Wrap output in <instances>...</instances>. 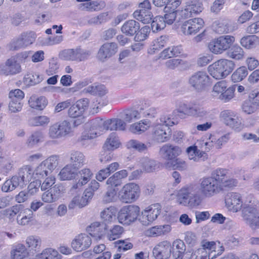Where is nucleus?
<instances>
[{
  "instance_id": "1",
  "label": "nucleus",
  "mask_w": 259,
  "mask_h": 259,
  "mask_svg": "<svg viewBox=\"0 0 259 259\" xmlns=\"http://www.w3.org/2000/svg\"><path fill=\"white\" fill-rule=\"evenodd\" d=\"M226 206L233 212L240 211L242 208L243 220L252 229L259 227V202L249 200V203L243 202L241 196L237 193L228 194L225 199Z\"/></svg>"
},
{
  "instance_id": "2",
  "label": "nucleus",
  "mask_w": 259,
  "mask_h": 259,
  "mask_svg": "<svg viewBox=\"0 0 259 259\" xmlns=\"http://www.w3.org/2000/svg\"><path fill=\"white\" fill-rule=\"evenodd\" d=\"M235 63L233 61L226 59H220L208 67L209 74L216 79L226 78L234 70Z\"/></svg>"
},
{
  "instance_id": "3",
  "label": "nucleus",
  "mask_w": 259,
  "mask_h": 259,
  "mask_svg": "<svg viewBox=\"0 0 259 259\" xmlns=\"http://www.w3.org/2000/svg\"><path fill=\"white\" fill-rule=\"evenodd\" d=\"M221 190V187L215 183L211 177H203L199 181L200 195L195 196L196 201L201 202L203 199L211 197L218 194Z\"/></svg>"
},
{
  "instance_id": "4",
  "label": "nucleus",
  "mask_w": 259,
  "mask_h": 259,
  "mask_svg": "<svg viewBox=\"0 0 259 259\" xmlns=\"http://www.w3.org/2000/svg\"><path fill=\"white\" fill-rule=\"evenodd\" d=\"M89 106V101L87 98L81 99L70 107L68 110L69 117L75 118L73 121L74 126H77L85 121L83 114Z\"/></svg>"
},
{
  "instance_id": "5",
  "label": "nucleus",
  "mask_w": 259,
  "mask_h": 259,
  "mask_svg": "<svg viewBox=\"0 0 259 259\" xmlns=\"http://www.w3.org/2000/svg\"><path fill=\"white\" fill-rule=\"evenodd\" d=\"M140 189L138 185L134 183L125 184L118 193L119 199L123 203H131L139 198Z\"/></svg>"
},
{
  "instance_id": "6",
  "label": "nucleus",
  "mask_w": 259,
  "mask_h": 259,
  "mask_svg": "<svg viewBox=\"0 0 259 259\" xmlns=\"http://www.w3.org/2000/svg\"><path fill=\"white\" fill-rule=\"evenodd\" d=\"M140 214V208L136 205H129L122 207L118 212V221L126 225H130L135 223Z\"/></svg>"
},
{
  "instance_id": "7",
  "label": "nucleus",
  "mask_w": 259,
  "mask_h": 259,
  "mask_svg": "<svg viewBox=\"0 0 259 259\" xmlns=\"http://www.w3.org/2000/svg\"><path fill=\"white\" fill-rule=\"evenodd\" d=\"M235 89L233 87H228V82L226 80L217 82L213 87L212 93L214 96L227 102L230 101L234 96Z\"/></svg>"
},
{
  "instance_id": "8",
  "label": "nucleus",
  "mask_w": 259,
  "mask_h": 259,
  "mask_svg": "<svg viewBox=\"0 0 259 259\" xmlns=\"http://www.w3.org/2000/svg\"><path fill=\"white\" fill-rule=\"evenodd\" d=\"M210 77L204 71H198L191 75L188 79L189 85L194 90L201 92L209 84Z\"/></svg>"
},
{
  "instance_id": "9",
  "label": "nucleus",
  "mask_w": 259,
  "mask_h": 259,
  "mask_svg": "<svg viewBox=\"0 0 259 259\" xmlns=\"http://www.w3.org/2000/svg\"><path fill=\"white\" fill-rule=\"evenodd\" d=\"M234 41V36L222 35L212 40L209 44V48L214 54H221L229 49Z\"/></svg>"
},
{
  "instance_id": "10",
  "label": "nucleus",
  "mask_w": 259,
  "mask_h": 259,
  "mask_svg": "<svg viewBox=\"0 0 259 259\" xmlns=\"http://www.w3.org/2000/svg\"><path fill=\"white\" fill-rule=\"evenodd\" d=\"M160 211L161 207L158 204L148 206L141 211L139 221L143 225L147 226L157 218Z\"/></svg>"
},
{
  "instance_id": "11",
  "label": "nucleus",
  "mask_w": 259,
  "mask_h": 259,
  "mask_svg": "<svg viewBox=\"0 0 259 259\" xmlns=\"http://www.w3.org/2000/svg\"><path fill=\"white\" fill-rule=\"evenodd\" d=\"M228 175L227 169L219 168L214 170L210 177L222 190L224 187L234 186L237 184L236 180L229 178Z\"/></svg>"
},
{
  "instance_id": "12",
  "label": "nucleus",
  "mask_w": 259,
  "mask_h": 259,
  "mask_svg": "<svg viewBox=\"0 0 259 259\" xmlns=\"http://www.w3.org/2000/svg\"><path fill=\"white\" fill-rule=\"evenodd\" d=\"M91 55L89 50L76 48L64 51L62 55L67 60L82 61L88 59Z\"/></svg>"
},
{
  "instance_id": "13",
  "label": "nucleus",
  "mask_w": 259,
  "mask_h": 259,
  "mask_svg": "<svg viewBox=\"0 0 259 259\" xmlns=\"http://www.w3.org/2000/svg\"><path fill=\"white\" fill-rule=\"evenodd\" d=\"M204 26V21L200 18L189 19L183 23L181 29L185 35H192L197 33Z\"/></svg>"
},
{
  "instance_id": "14",
  "label": "nucleus",
  "mask_w": 259,
  "mask_h": 259,
  "mask_svg": "<svg viewBox=\"0 0 259 259\" xmlns=\"http://www.w3.org/2000/svg\"><path fill=\"white\" fill-rule=\"evenodd\" d=\"M197 190L198 187L195 185L185 186L179 190L178 196L180 199H183L185 203H187L186 200H188L189 202H192L194 205H198L201 202H197L195 198L196 195H200Z\"/></svg>"
},
{
  "instance_id": "15",
  "label": "nucleus",
  "mask_w": 259,
  "mask_h": 259,
  "mask_svg": "<svg viewBox=\"0 0 259 259\" xmlns=\"http://www.w3.org/2000/svg\"><path fill=\"white\" fill-rule=\"evenodd\" d=\"M229 135L226 134L219 138L210 135L208 139L206 142H200L201 147L204 151L208 152L213 147L220 149L222 146L226 143L229 140Z\"/></svg>"
},
{
  "instance_id": "16",
  "label": "nucleus",
  "mask_w": 259,
  "mask_h": 259,
  "mask_svg": "<svg viewBox=\"0 0 259 259\" xmlns=\"http://www.w3.org/2000/svg\"><path fill=\"white\" fill-rule=\"evenodd\" d=\"M91 237L85 233H81L72 240L71 246L76 252H81L89 248L92 244Z\"/></svg>"
},
{
  "instance_id": "17",
  "label": "nucleus",
  "mask_w": 259,
  "mask_h": 259,
  "mask_svg": "<svg viewBox=\"0 0 259 259\" xmlns=\"http://www.w3.org/2000/svg\"><path fill=\"white\" fill-rule=\"evenodd\" d=\"M171 246V252L172 257L175 259H179L183 257V256L187 254L188 256H195L194 251L193 249H186L184 242L180 239H176L174 241Z\"/></svg>"
},
{
  "instance_id": "18",
  "label": "nucleus",
  "mask_w": 259,
  "mask_h": 259,
  "mask_svg": "<svg viewBox=\"0 0 259 259\" xmlns=\"http://www.w3.org/2000/svg\"><path fill=\"white\" fill-rule=\"evenodd\" d=\"M171 252V244L167 241L159 242L153 249V254L156 259H168Z\"/></svg>"
},
{
  "instance_id": "19",
  "label": "nucleus",
  "mask_w": 259,
  "mask_h": 259,
  "mask_svg": "<svg viewBox=\"0 0 259 259\" xmlns=\"http://www.w3.org/2000/svg\"><path fill=\"white\" fill-rule=\"evenodd\" d=\"M182 153L180 147L171 144H165L159 150L161 156L165 160L172 161Z\"/></svg>"
},
{
  "instance_id": "20",
  "label": "nucleus",
  "mask_w": 259,
  "mask_h": 259,
  "mask_svg": "<svg viewBox=\"0 0 259 259\" xmlns=\"http://www.w3.org/2000/svg\"><path fill=\"white\" fill-rule=\"evenodd\" d=\"M202 3L201 0H193L187 3L185 8L181 11V16L184 18L192 17L198 14L203 10Z\"/></svg>"
},
{
  "instance_id": "21",
  "label": "nucleus",
  "mask_w": 259,
  "mask_h": 259,
  "mask_svg": "<svg viewBox=\"0 0 259 259\" xmlns=\"http://www.w3.org/2000/svg\"><path fill=\"white\" fill-rule=\"evenodd\" d=\"M62 192V186L58 184L55 185L51 188L44 192L41 198L44 202L53 203L61 197Z\"/></svg>"
},
{
  "instance_id": "22",
  "label": "nucleus",
  "mask_w": 259,
  "mask_h": 259,
  "mask_svg": "<svg viewBox=\"0 0 259 259\" xmlns=\"http://www.w3.org/2000/svg\"><path fill=\"white\" fill-rule=\"evenodd\" d=\"M154 126L152 132L153 139L158 142H164L167 141L170 136V128L167 126L159 124L158 120Z\"/></svg>"
},
{
  "instance_id": "23",
  "label": "nucleus",
  "mask_w": 259,
  "mask_h": 259,
  "mask_svg": "<svg viewBox=\"0 0 259 259\" xmlns=\"http://www.w3.org/2000/svg\"><path fill=\"white\" fill-rule=\"evenodd\" d=\"M117 51V46L115 42H106L100 48L97 57L99 60L104 61L115 54Z\"/></svg>"
},
{
  "instance_id": "24",
  "label": "nucleus",
  "mask_w": 259,
  "mask_h": 259,
  "mask_svg": "<svg viewBox=\"0 0 259 259\" xmlns=\"http://www.w3.org/2000/svg\"><path fill=\"white\" fill-rule=\"evenodd\" d=\"M93 196V192L91 190L87 189L82 196H74L69 204L68 207L70 209H73L75 207H83L88 204Z\"/></svg>"
},
{
  "instance_id": "25",
  "label": "nucleus",
  "mask_w": 259,
  "mask_h": 259,
  "mask_svg": "<svg viewBox=\"0 0 259 259\" xmlns=\"http://www.w3.org/2000/svg\"><path fill=\"white\" fill-rule=\"evenodd\" d=\"M137 106L140 110L141 118H155L157 114V108L151 106L148 101L141 100Z\"/></svg>"
},
{
  "instance_id": "26",
  "label": "nucleus",
  "mask_w": 259,
  "mask_h": 259,
  "mask_svg": "<svg viewBox=\"0 0 259 259\" xmlns=\"http://www.w3.org/2000/svg\"><path fill=\"white\" fill-rule=\"evenodd\" d=\"M93 176V173L90 168L85 167L80 169L76 172L78 181L72 186L71 189H81L83 186L86 185L91 180Z\"/></svg>"
},
{
  "instance_id": "27",
  "label": "nucleus",
  "mask_w": 259,
  "mask_h": 259,
  "mask_svg": "<svg viewBox=\"0 0 259 259\" xmlns=\"http://www.w3.org/2000/svg\"><path fill=\"white\" fill-rule=\"evenodd\" d=\"M108 226L103 223L95 222L87 227L86 230L89 234L96 239H100L106 233Z\"/></svg>"
},
{
  "instance_id": "28",
  "label": "nucleus",
  "mask_w": 259,
  "mask_h": 259,
  "mask_svg": "<svg viewBox=\"0 0 259 259\" xmlns=\"http://www.w3.org/2000/svg\"><path fill=\"white\" fill-rule=\"evenodd\" d=\"M21 71V66L14 58L8 59L5 65H0V74L13 75Z\"/></svg>"
},
{
  "instance_id": "29",
  "label": "nucleus",
  "mask_w": 259,
  "mask_h": 259,
  "mask_svg": "<svg viewBox=\"0 0 259 259\" xmlns=\"http://www.w3.org/2000/svg\"><path fill=\"white\" fill-rule=\"evenodd\" d=\"M201 248L194 250L196 259H206L207 253L213 249H217L218 244L213 241L203 240L201 243Z\"/></svg>"
},
{
  "instance_id": "30",
  "label": "nucleus",
  "mask_w": 259,
  "mask_h": 259,
  "mask_svg": "<svg viewBox=\"0 0 259 259\" xmlns=\"http://www.w3.org/2000/svg\"><path fill=\"white\" fill-rule=\"evenodd\" d=\"M35 38L36 34L32 32L23 33L13 42L14 47L15 49L26 47L32 44Z\"/></svg>"
},
{
  "instance_id": "31",
  "label": "nucleus",
  "mask_w": 259,
  "mask_h": 259,
  "mask_svg": "<svg viewBox=\"0 0 259 259\" xmlns=\"http://www.w3.org/2000/svg\"><path fill=\"white\" fill-rule=\"evenodd\" d=\"M69 160L71 164L78 169L84 165L85 162V157L81 151L73 150L71 151L69 155Z\"/></svg>"
},
{
  "instance_id": "32",
  "label": "nucleus",
  "mask_w": 259,
  "mask_h": 259,
  "mask_svg": "<svg viewBox=\"0 0 259 259\" xmlns=\"http://www.w3.org/2000/svg\"><path fill=\"white\" fill-rule=\"evenodd\" d=\"M171 227L168 225L155 226L146 231V234L149 237H158L166 234L170 232Z\"/></svg>"
},
{
  "instance_id": "33",
  "label": "nucleus",
  "mask_w": 259,
  "mask_h": 259,
  "mask_svg": "<svg viewBox=\"0 0 259 259\" xmlns=\"http://www.w3.org/2000/svg\"><path fill=\"white\" fill-rule=\"evenodd\" d=\"M77 169L71 164H68L61 169L58 174L59 179L61 181L72 180L76 176Z\"/></svg>"
},
{
  "instance_id": "34",
  "label": "nucleus",
  "mask_w": 259,
  "mask_h": 259,
  "mask_svg": "<svg viewBox=\"0 0 259 259\" xmlns=\"http://www.w3.org/2000/svg\"><path fill=\"white\" fill-rule=\"evenodd\" d=\"M150 126V121L143 119L131 124L129 131L134 134L141 135L148 130Z\"/></svg>"
},
{
  "instance_id": "35",
  "label": "nucleus",
  "mask_w": 259,
  "mask_h": 259,
  "mask_svg": "<svg viewBox=\"0 0 259 259\" xmlns=\"http://www.w3.org/2000/svg\"><path fill=\"white\" fill-rule=\"evenodd\" d=\"M117 209L114 206L105 208L100 212V217L102 222L107 225L112 223L116 219Z\"/></svg>"
},
{
  "instance_id": "36",
  "label": "nucleus",
  "mask_w": 259,
  "mask_h": 259,
  "mask_svg": "<svg viewBox=\"0 0 259 259\" xmlns=\"http://www.w3.org/2000/svg\"><path fill=\"white\" fill-rule=\"evenodd\" d=\"M140 29L139 22L134 20L126 21L121 28V32L126 35H134Z\"/></svg>"
},
{
  "instance_id": "37",
  "label": "nucleus",
  "mask_w": 259,
  "mask_h": 259,
  "mask_svg": "<svg viewBox=\"0 0 259 259\" xmlns=\"http://www.w3.org/2000/svg\"><path fill=\"white\" fill-rule=\"evenodd\" d=\"M48 102L46 98L42 96L38 97L33 95L28 100L29 106L36 110H42L47 105Z\"/></svg>"
},
{
  "instance_id": "38",
  "label": "nucleus",
  "mask_w": 259,
  "mask_h": 259,
  "mask_svg": "<svg viewBox=\"0 0 259 259\" xmlns=\"http://www.w3.org/2000/svg\"><path fill=\"white\" fill-rule=\"evenodd\" d=\"M44 138V133L40 130H37L32 133L28 137L26 144L27 147L32 148L38 143L42 142Z\"/></svg>"
},
{
  "instance_id": "39",
  "label": "nucleus",
  "mask_w": 259,
  "mask_h": 259,
  "mask_svg": "<svg viewBox=\"0 0 259 259\" xmlns=\"http://www.w3.org/2000/svg\"><path fill=\"white\" fill-rule=\"evenodd\" d=\"M105 7V4L102 1H94L79 5V8L82 10L90 12L100 11Z\"/></svg>"
},
{
  "instance_id": "40",
  "label": "nucleus",
  "mask_w": 259,
  "mask_h": 259,
  "mask_svg": "<svg viewBox=\"0 0 259 259\" xmlns=\"http://www.w3.org/2000/svg\"><path fill=\"white\" fill-rule=\"evenodd\" d=\"M149 143H143L136 139H131L126 143V147L128 149H133L139 152H144L147 150Z\"/></svg>"
},
{
  "instance_id": "41",
  "label": "nucleus",
  "mask_w": 259,
  "mask_h": 259,
  "mask_svg": "<svg viewBox=\"0 0 259 259\" xmlns=\"http://www.w3.org/2000/svg\"><path fill=\"white\" fill-rule=\"evenodd\" d=\"M27 255V249L25 246L22 244L13 246L11 251V259H24Z\"/></svg>"
},
{
  "instance_id": "42",
  "label": "nucleus",
  "mask_w": 259,
  "mask_h": 259,
  "mask_svg": "<svg viewBox=\"0 0 259 259\" xmlns=\"http://www.w3.org/2000/svg\"><path fill=\"white\" fill-rule=\"evenodd\" d=\"M133 16L135 19L142 22L144 24L150 23L153 17L150 11L145 9L135 11L133 13Z\"/></svg>"
},
{
  "instance_id": "43",
  "label": "nucleus",
  "mask_w": 259,
  "mask_h": 259,
  "mask_svg": "<svg viewBox=\"0 0 259 259\" xmlns=\"http://www.w3.org/2000/svg\"><path fill=\"white\" fill-rule=\"evenodd\" d=\"M138 164L144 171L148 172L153 171L156 167V161L147 157L140 158L138 162Z\"/></svg>"
},
{
  "instance_id": "44",
  "label": "nucleus",
  "mask_w": 259,
  "mask_h": 259,
  "mask_svg": "<svg viewBox=\"0 0 259 259\" xmlns=\"http://www.w3.org/2000/svg\"><path fill=\"white\" fill-rule=\"evenodd\" d=\"M33 175V169L28 165L24 166L21 167L18 172L19 180L23 185L25 182H28Z\"/></svg>"
},
{
  "instance_id": "45",
  "label": "nucleus",
  "mask_w": 259,
  "mask_h": 259,
  "mask_svg": "<svg viewBox=\"0 0 259 259\" xmlns=\"http://www.w3.org/2000/svg\"><path fill=\"white\" fill-rule=\"evenodd\" d=\"M87 127H90L93 132L96 133V137L102 134L105 131L104 120L102 119L92 120L85 124Z\"/></svg>"
},
{
  "instance_id": "46",
  "label": "nucleus",
  "mask_w": 259,
  "mask_h": 259,
  "mask_svg": "<svg viewBox=\"0 0 259 259\" xmlns=\"http://www.w3.org/2000/svg\"><path fill=\"white\" fill-rule=\"evenodd\" d=\"M121 145L119 138L115 133H111L106 139L104 147L108 150H114Z\"/></svg>"
},
{
  "instance_id": "47",
  "label": "nucleus",
  "mask_w": 259,
  "mask_h": 259,
  "mask_svg": "<svg viewBox=\"0 0 259 259\" xmlns=\"http://www.w3.org/2000/svg\"><path fill=\"white\" fill-rule=\"evenodd\" d=\"M55 124L57 125L58 130L62 138L66 137L73 132L71 124L67 120L57 122Z\"/></svg>"
},
{
  "instance_id": "48",
  "label": "nucleus",
  "mask_w": 259,
  "mask_h": 259,
  "mask_svg": "<svg viewBox=\"0 0 259 259\" xmlns=\"http://www.w3.org/2000/svg\"><path fill=\"white\" fill-rule=\"evenodd\" d=\"M180 46H171L162 51L160 54V58L165 59L178 56L182 53Z\"/></svg>"
},
{
  "instance_id": "49",
  "label": "nucleus",
  "mask_w": 259,
  "mask_h": 259,
  "mask_svg": "<svg viewBox=\"0 0 259 259\" xmlns=\"http://www.w3.org/2000/svg\"><path fill=\"white\" fill-rule=\"evenodd\" d=\"M22 186L17 176L6 180L2 186V191L4 192H11L19 186Z\"/></svg>"
},
{
  "instance_id": "50",
  "label": "nucleus",
  "mask_w": 259,
  "mask_h": 259,
  "mask_svg": "<svg viewBox=\"0 0 259 259\" xmlns=\"http://www.w3.org/2000/svg\"><path fill=\"white\" fill-rule=\"evenodd\" d=\"M50 122V118L45 115L34 116L28 120V124L31 126H46Z\"/></svg>"
},
{
  "instance_id": "51",
  "label": "nucleus",
  "mask_w": 259,
  "mask_h": 259,
  "mask_svg": "<svg viewBox=\"0 0 259 259\" xmlns=\"http://www.w3.org/2000/svg\"><path fill=\"white\" fill-rule=\"evenodd\" d=\"M140 110L138 109L130 108L124 111L123 118L127 122H132L141 118Z\"/></svg>"
},
{
  "instance_id": "52",
  "label": "nucleus",
  "mask_w": 259,
  "mask_h": 259,
  "mask_svg": "<svg viewBox=\"0 0 259 259\" xmlns=\"http://www.w3.org/2000/svg\"><path fill=\"white\" fill-rule=\"evenodd\" d=\"M23 209V206L21 204H16L3 210V214L10 221H13L17 214H20Z\"/></svg>"
},
{
  "instance_id": "53",
  "label": "nucleus",
  "mask_w": 259,
  "mask_h": 259,
  "mask_svg": "<svg viewBox=\"0 0 259 259\" xmlns=\"http://www.w3.org/2000/svg\"><path fill=\"white\" fill-rule=\"evenodd\" d=\"M188 158L190 160L195 162L199 161L205 154V153L198 149L197 146H190L187 149Z\"/></svg>"
},
{
  "instance_id": "54",
  "label": "nucleus",
  "mask_w": 259,
  "mask_h": 259,
  "mask_svg": "<svg viewBox=\"0 0 259 259\" xmlns=\"http://www.w3.org/2000/svg\"><path fill=\"white\" fill-rule=\"evenodd\" d=\"M42 79V76L38 73H27L24 77L23 82L26 85L31 86L40 82Z\"/></svg>"
},
{
  "instance_id": "55",
  "label": "nucleus",
  "mask_w": 259,
  "mask_h": 259,
  "mask_svg": "<svg viewBox=\"0 0 259 259\" xmlns=\"http://www.w3.org/2000/svg\"><path fill=\"white\" fill-rule=\"evenodd\" d=\"M164 166L166 168L177 169L179 170H186L188 167L186 162L179 158H176L174 160L165 162Z\"/></svg>"
},
{
  "instance_id": "56",
  "label": "nucleus",
  "mask_w": 259,
  "mask_h": 259,
  "mask_svg": "<svg viewBox=\"0 0 259 259\" xmlns=\"http://www.w3.org/2000/svg\"><path fill=\"white\" fill-rule=\"evenodd\" d=\"M241 46L246 49H251L257 46L259 42L258 38L255 35L243 37L240 41Z\"/></svg>"
},
{
  "instance_id": "57",
  "label": "nucleus",
  "mask_w": 259,
  "mask_h": 259,
  "mask_svg": "<svg viewBox=\"0 0 259 259\" xmlns=\"http://www.w3.org/2000/svg\"><path fill=\"white\" fill-rule=\"evenodd\" d=\"M84 92L94 95L102 96L107 93V90L103 85L92 84L84 89Z\"/></svg>"
},
{
  "instance_id": "58",
  "label": "nucleus",
  "mask_w": 259,
  "mask_h": 259,
  "mask_svg": "<svg viewBox=\"0 0 259 259\" xmlns=\"http://www.w3.org/2000/svg\"><path fill=\"white\" fill-rule=\"evenodd\" d=\"M41 240L40 238L36 236H30L26 239V244L30 250H36L39 249Z\"/></svg>"
},
{
  "instance_id": "59",
  "label": "nucleus",
  "mask_w": 259,
  "mask_h": 259,
  "mask_svg": "<svg viewBox=\"0 0 259 259\" xmlns=\"http://www.w3.org/2000/svg\"><path fill=\"white\" fill-rule=\"evenodd\" d=\"M248 74V71L245 66L238 68L232 74L231 79L234 82L242 81Z\"/></svg>"
},
{
  "instance_id": "60",
  "label": "nucleus",
  "mask_w": 259,
  "mask_h": 259,
  "mask_svg": "<svg viewBox=\"0 0 259 259\" xmlns=\"http://www.w3.org/2000/svg\"><path fill=\"white\" fill-rule=\"evenodd\" d=\"M228 56L230 58L239 60L244 58V52L239 46H234L228 52Z\"/></svg>"
},
{
  "instance_id": "61",
  "label": "nucleus",
  "mask_w": 259,
  "mask_h": 259,
  "mask_svg": "<svg viewBox=\"0 0 259 259\" xmlns=\"http://www.w3.org/2000/svg\"><path fill=\"white\" fill-rule=\"evenodd\" d=\"M35 257L36 259H59L58 251L51 248L44 250L40 254L37 255Z\"/></svg>"
},
{
  "instance_id": "62",
  "label": "nucleus",
  "mask_w": 259,
  "mask_h": 259,
  "mask_svg": "<svg viewBox=\"0 0 259 259\" xmlns=\"http://www.w3.org/2000/svg\"><path fill=\"white\" fill-rule=\"evenodd\" d=\"M166 26V23L164 18L161 16L155 17L151 23V29L153 32H157Z\"/></svg>"
},
{
  "instance_id": "63",
  "label": "nucleus",
  "mask_w": 259,
  "mask_h": 259,
  "mask_svg": "<svg viewBox=\"0 0 259 259\" xmlns=\"http://www.w3.org/2000/svg\"><path fill=\"white\" fill-rule=\"evenodd\" d=\"M166 37L161 36L155 39L152 42V46L149 51V53L153 54L158 51L166 45Z\"/></svg>"
},
{
  "instance_id": "64",
  "label": "nucleus",
  "mask_w": 259,
  "mask_h": 259,
  "mask_svg": "<svg viewBox=\"0 0 259 259\" xmlns=\"http://www.w3.org/2000/svg\"><path fill=\"white\" fill-rule=\"evenodd\" d=\"M59 160V156L54 155L47 158L46 160L43 161V162L47 167L48 169L52 171L58 166Z\"/></svg>"
}]
</instances>
